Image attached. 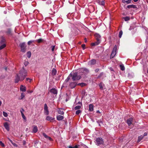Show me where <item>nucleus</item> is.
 I'll use <instances>...</instances> for the list:
<instances>
[{"label": "nucleus", "instance_id": "1", "mask_svg": "<svg viewBox=\"0 0 148 148\" xmlns=\"http://www.w3.org/2000/svg\"><path fill=\"white\" fill-rule=\"evenodd\" d=\"M88 72V70L86 69H80L77 72L72 74V79L73 81L79 80L82 77H84Z\"/></svg>", "mask_w": 148, "mask_h": 148}, {"label": "nucleus", "instance_id": "2", "mask_svg": "<svg viewBox=\"0 0 148 148\" xmlns=\"http://www.w3.org/2000/svg\"><path fill=\"white\" fill-rule=\"evenodd\" d=\"M27 75V72L23 67L20 71L18 74H17L16 77L15 82L18 83L19 81L23 80Z\"/></svg>", "mask_w": 148, "mask_h": 148}, {"label": "nucleus", "instance_id": "3", "mask_svg": "<svg viewBox=\"0 0 148 148\" xmlns=\"http://www.w3.org/2000/svg\"><path fill=\"white\" fill-rule=\"evenodd\" d=\"M95 36L97 42L92 43V46L98 45L100 42L101 41V36L98 34H95Z\"/></svg>", "mask_w": 148, "mask_h": 148}, {"label": "nucleus", "instance_id": "4", "mask_svg": "<svg viewBox=\"0 0 148 148\" xmlns=\"http://www.w3.org/2000/svg\"><path fill=\"white\" fill-rule=\"evenodd\" d=\"M96 144L97 145H103L104 142L102 138H98L96 140Z\"/></svg>", "mask_w": 148, "mask_h": 148}, {"label": "nucleus", "instance_id": "5", "mask_svg": "<svg viewBox=\"0 0 148 148\" xmlns=\"http://www.w3.org/2000/svg\"><path fill=\"white\" fill-rule=\"evenodd\" d=\"M117 49V46L115 45L113 49L112 52L111 56H110V58H113L116 53V51Z\"/></svg>", "mask_w": 148, "mask_h": 148}, {"label": "nucleus", "instance_id": "6", "mask_svg": "<svg viewBox=\"0 0 148 148\" xmlns=\"http://www.w3.org/2000/svg\"><path fill=\"white\" fill-rule=\"evenodd\" d=\"M20 46L21 48V51L23 52H25L26 50V46L25 43L23 42L21 43Z\"/></svg>", "mask_w": 148, "mask_h": 148}, {"label": "nucleus", "instance_id": "7", "mask_svg": "<svg viewBox=\"0 0 148 148\" xmlns=\"http://www.w3.org/2000/svg\"><path fill=\"white\" fill-rule=\"evenodd\" d=\"M44 113L45 114L47 115L49 114V111L48 109V107L46 104L44 105Z\"/></svg>", "mask_w": 148, "mask_h": 148}, {"label": "nucleus", "instance_id": "8", "mask_svg": "<svg viewBox=\"0 0 148 148\" xmlns=\"http://www.w3.org/2000/svg\"><path fill=\"white\" fill-rule=\"evenodd\" d=\"M46 120L51 122H53L55 121V118L49 116H47L46 117Z\"/></svg>", "mask_w": 148, "mask_h": 148}, {"label": "nucleus", "instance_id": "9", "mask_svg": "<svg viewBox=\"0 0 148 148\" xmlns=\"http://www.w3.org/2000/svg\"><path fill=\"white\" fill-rule=\"evenodd\" d=\"M50 92L52 94H53L56 95L57 94V90L55 88H52L50 90Z\"/></svg>", "mask_w": 148, "mask_h": 148}, {"label": "nucleus", "instance_id": "10", "mask_svg": "<svg viewBox=\"0 0 148 148\" xmlns=\"http://www.w3.org/2000/svg\"><path fill=\"white\" fill-rule=\"evenodd\" d=\"M132 121L133 119L132 118H130L127 120V123L129 126H130L131 124H132Z\"/></svg>", "mask_w": 148, "mask_h": 148}, {"label": "nucleus", "instance_id": "11", "mask_svg": "<svg viewBox=\"0 0 148 148\" xmlns=\"http://www.w3.org/2000/svg\"><path fill=\"white\" fill-rule=\"evenodd\" d=\"M43 136L47 139L49 140L50 141L52 140V139L50 137L47 135L45 133H42Z\"/></svg>", "mask_w": 148, "mask_h": 148}, {"label": "nucleus", "instance_id": "12", "mask_svg": "<svg viewBox=\"0 0 148 148\" xmlns=\"http://www.w3.org/2000/svg\"><path fill=\"white\" fill-rule=\"evenodd\" d=\"M38 131V129L37 127L36 126H33V129L32 130V132L33 133H36Z\"/></svg>", "mask_w": 148, "mask_h": 148}, {"label": "nucleus", "instance_id": "13", "mask_svg": "<svg viewBox=\"0 0 148 148\" xmlns=\"http://www.w3.org/2000/svg\"><path fill=\"white\" fill-rule=\"evenodd\" d=\"M4 126L5 128L8 131L9 130V126L7 122H5L4 123Z\"/></svg>", "mask_w": 148, "mask_h": 148}, {"label": "nucleus", "instance_id": "14", "mask_svg": "<svg viewBox=\"0 0 148 148\" xmlns=\"http://www.w3.org/2000/svg\"><path fill=\"white\" fill-rule=\"evenodd\" d=\"M77 84L75 82H73L71 83L70 84V86L72 88H74L76 86V85Z\"/></svg>", "mask_w": 148, "mask_h": 148}, {"label": "nucleus", "instance_id": "15", "mask_svg": "<svg viewBox=\"0 0 148 148\" xmlns=\"http://www.w3.org/2000/svg\"><path fill=\"white\" fill-rule=\"evenodd\" d=\"M63 110V109L62 108H59L57 110L58 114L61 115H63L64 114V112Z\"/></svg>", "mask_w": 148, "mask_h": 148}, {"label": "nucleus", "instance_id": "16", "mask_svg": "<svg viewBox=\"0 0 148 148\" xmlns=\"http://www.w3.org/2000/svg\"><path fill=\"white\" fill-rule=\"evenodd\" d=\"M20 90L23 92H25L26 91V88L25 86L21 85L20 87Z\"/></svg>", "mask_w": 148, "mask_h": 148}, {"label": "nucleus", "instance_id": "17", "mask_svg": "<svg viewBox=\"0 0 148 148\" xmlns=\"http://www.w3.org/2000/svg\"><path fill=\"white\" fill-rule=\"evenodd\" d=\"M64 119V117L63 116L61 115H58L57 117V119L58 121H61L62 120Z\"/></svg>", "mask_w": 148, "mask_h": 148}, {"label": "nucleus", "instance_id": "18", "mask_svg": "<svg viewBox=\"0 0 148 148\" xmlns=\"http://www.w3.org/2000/svg\"><path fill=\"white\" fill-rule=\"evenodd\" d=\"M127 8H137L136 6L135 5H128Z\"/></svg>", "mask_w": 148, "mask_h": 148}, {"label": "nucleus", "instance_id": "19", "mask_svg": "<svg viewBox=\"0 0 148 148\" xmlns=\"http://www.w3.org/2000/svg\"><path fill=\"white\" fill-rule=\"evenodd\" d=\"M96 62V61L95 59H92L89 62V63L90 64L92 65L95 64Z\"/></svg>", "mask_w": 148, "mask_h": 148}, {"label": "nucleus", "instance_id": "20", "mask_svg": "<svg viewBox=\"0 0 148 148\" xmlns=\"http://www.w3.org/2000/svg\"><path fill=\"white\" fill-rule=\"evenodd\" d=\"M93 106L92 104H90L89 106V110L90 111H92L93 110Z\"/></svg>", "mask_w": 148, "mask_h": 148}, {"label": "nucleus", "instance_id": "21", "mask_svg": "<svg viewBox=\"0 0 148 148\" xmlns=\"http://www.w3.org/2000/svg\"><path fill=\"white\" fill-rule=\"evenodd\" d=\"M144 136H143L142 135H141L140 136H139L138 138V139L137 140V142L138 143L140 141L143 139Z\"/></svg>", "mask_w": 148, "mask_h": 148}, {"label": "nucleus", "instance_id": "22", "mask_svg": "<svg viewBox=\"0 0 148 148\" xmlns=\"http://www.w3.org/2000/svg\"><path fill=\"white\" fill-rule=\"evenodd\" d=\"M72 73H71L69 75V76L67 77V78H66V79L65 80V81L66 82H67L69 81V80L70 79V77H72Z\"/></svg>", "mask_w": 148, "mask_h": 148}, {"label": "nucleus", "instance_id": "23", "mask_svg": "<svg viewBox=\"0 0 148 148\" xmlns=\"http://www.w3.org/2000/svg\"><path fill=\"white\" fill-rule=\"evenodd\" d=\"M57 73V71L55 69H53L52 71V73L53 75H55Z\"/></svg>", "mask_w": 148, "mask_h": 148}, {"label": "nucleus", "instance_id": "24", "mask_svg": "<svg viewBox=\"0 0 148 148\" xmlns=\"http://www.w3.org/2000/svg\"><path fill=\"white\" fill-rule=\"evenodd\" d=\"M132 0H128L127 1L122 0V2L123 3H126L127 4L131 3Z\"/></svg>", "mask_w": 148, "mask_h": 148}, {"label": "nucleus", "instance_id": "25", "mask_svg": "<svg viewBox=\"0 0 148 148\" xmlns=\"http://www.w3.org/2000/svg\"><path fill=\"white\" fill-rule=\"evenodd\" d=\"M120 67L122 71H124L125 69V67L123 64H121L120 65Z\"/></svg>", "mask_w": 148, "mask_h": 148}, {"label": "nucleus", "instance_id": "26", "mask_svg": "<svg viewBox=\"0 0 148 148\" xmlns=\"http://www.w3.org/2000/svg\"><path fill=\"white\" fill-rule=\"evenodd\" d=\"M77 85L80 86H81L83 87L85 86L86 85V84L85 83H82L78 84Z\"/></svg>", "mask_w": 148, "mask_h": 148}, {"label": "nucleus", "instance_id": "27", "mask_svg": "<svg viewBox=\"0 0 148 148\" xmlns=\"http://www.w3.org/2000/svg\"><path fill=\"white\" fill-rule=\"evenodd\" d=\"M8 139L9 140L10 142L15 147H17L18 145L17 144H16V143H13L12 141L9 138H8Z\"/></svg>", "mask_w": 148, "mask_h": 148}, {"label": "nucleus", "instance_id": "28", "mask_svg": "<svg viewBox=\"0 0 148 148\" xmlns=\"http://www.w3.org/2000/svg\"><path fill=\"white\" fill-rule=\"evenodd\" d=\"M27 57L28 58H30L31 56V53L30 51H28L27 53Z\"/></svg>", "mask_w": 148, "mask_h": 148}, {"label": "nucleus", "instance_id": "29", "mask_svg": "<svg viewBox=\"0 0 148 148\" xmlns=\"http://www.w3.org/2000/svg\"><path fill=\"white\" fill-rule=\"evenodd\" d=\"M103 84L102 83H100L99 84V86L100 87V88L101 90L103 89Z\"/></svg>", "mask_w": 148, "mask_h": 148}, {"label": "nucleus", "instance_id": "30", "mask_svg": "<svg viewBox=\"0 0 148 148\" xmlns=\"http://www.w3.org/2000/svg\"><path fill=\"white\" fill-rule=\"evenodd\" d=\"M6 46L5 44H3L0 47V50L4 48Z\"/></svg>", "mask_w": 148, "mask_h": 148}, {"label": "nucleus", "instance_id": "31", "mask_svg": "<svg viewBox=\"0 0 148 148\" xmlns=\"http://www.w3.org/2000/svg\"><path fill=\"white\" fill-rule=\"evenodd\" d=\"M99 4L101 5H105V2L104 1H101L99 2Z\"/></svg>", "mask_w": 148, "mask_h": 148}, {"label": "nucleus", "instance_id": "32", "mask_svg": "<svg viewBox=\"0 0 148 148\" xmlns=\"http://www.w3.org/2000/svg\"><path fill=\"white\" fill-rule=\"evenodd\" d=\"M21 115H22V117L23 118V119L25 120V121H26V117L25 116V115H24V114H23V112H21Z\"/></svg>", "mask_w": 148, "mask_h": 148}, {"label": "nucleus", "instance_id": "33", "mask_svg": "<svg viewBox=\"0 0 148 148\" xmlns=\"http://www.w3.org/2000/svg\"><path fill=\"white\" fill-rule=\"evenodd\" d=\"M123 34V32L122 31H120L119 34V38H121V37L122 35Z\"/></svg>", "mask_w": 148, "mask_h": 148}, {"label": "nucleus", "instance_id": "34", "mask_svg": "<svg viewBox=\"0 0 148 148\" xmlns=\"http://www.w3.org/2000/svg\"><path fill=\"white\" fill-rule=\"evenodd\" d=\"M125 21H129L130 19V18L128 16H126L124 18Z\"/></svg>", "mask_w": 148, "mask_h": 148}, {"label": "nucleus", "instance_id": "35", "mask_svg": "<svg viewBox=\"0 0 148 148\" xmlns=\"http://www.w3.org/2000/svg\"><path fill=\"white\" fill-rule=\"evenodd\" d=\"M81 108V106H75V110H79Z\"/></svg>", "mask_w": 148, "mask_h": 148}, {"label": "nucleus", "instance_id": "36", "mask_svg": "<svg viewBox=\"0 0 148 148\" xmlns=\"http://www.w3.org/2000/svg\"><path fill=\"white\" fill-rule=\"evenodd\" d=\"M43 40V39H42L40 38V39H39L38 40H36V41L38 43H40V42H42Z\"/></svg>", "mask_w": 148, "mask_h": 148}, {"label": "nucleus", "instance_id": "37", "mask_svg": "<svg viewBox=\"0 0 148 148\" xmlns=\"http://www.w3.org/2000/svg\"><path fill=\"white\" fill-rule=\"evenodd\" d=\"M25 96L24 93H22L21 96V99H22Z\"/></svg>", "mask_w": 148, "mask_h": 148}, {"label": "nucleus", "instance_id": "38", "mask_svg": "<svg viewBox=\"0 0 148 148\" xmlns=\"http://www.w3.org/2000/svg\"><path fill=\"white\" fill-rule=\"evenodd\" d=\"M3 114L5 117H7L8 116L7 113L4 111L3 112Z\"/></svg>", "mask_w": 148, "mask_h": 148}, {"label": "nucleus", "instance_id": "39", "mask_svg": "<svg viewBox=\"0 0 148 148\" xmlns=\"http://www.w3.org/2000/svg\"><path fill=\"white\" fill-rule=\"evenodd\" d=\"M81 112V111L80 110H78L75 113L77 115L79 114Z\"/></svg>", "mask_w": 148, "mask_h": 148}, {"label": "nucleus", "instance_id": "40", "mask_svg": "<svg viewBox=\"0 0 148 148\" xmlns=\"http://www.w3.org/2000/svg\"><path fill=\"white\" fill-rule=\"evenodd\" d=\"M11 30L10 29H8L7 31V33L8 34H11Z\"/></svg>", "mask_w": 148, "mask_h": 148}, {"label": "nucleus", "instance_id": "41", "mask_svg": "<svg viewBox=\"0 0 148 148\" xmlns=\"http://www.w3.org/2000/svg\"><path fill=\"white\" fill-rule=\"evenodd\" d=\"M0 145L3 147L5 146V145L1 141H0Z\"/></svg>", "mask_w": 148, "mask_h": 148}, {"label": "nucleus", "instance_id": "42", "mask_svg": "<svg viewBox=\"0 0 148 148\" xmlns=\"http://www.w3.org/2000/svg\"><path fill=\"white\" fill-rule=\"evenodd\" d=\"M29 64V62L27 61H25L24 62V64L25 66H27Z\"/></svg>", "mask_w": 148, "mask_h": 148}, {"label": "nucleus", "instance_id": "43", "mask_svg": "<svg viewBox=\"0 0 148 148\" xmlns=\"http://www.w3.org/2000/svg\"><path fill=\"white\" fill-rule=\"evenodd\" d=\"M34 41L33 40H30L28 42L27 44L28 45H30L31 43L33 42Z\"/></svg>", "mask_w": 148, "mask_h": 148}, {"label": "nucleus", "instance_id": "44", "mask_svg": "<svg viewBox=\"0 0 148 148\" xmlns=\"http://www.w3.org/2000/svg\"><path fill=\"white\" fill-rule=\"evenodd\" d=\"M134 28V27H132V26H131L130 28H129V30H131L132 29H133Z\"/></svg>", "mask_w": 148, "mask_h": 148}, {"label": "nucleus", "instance_id": "45", "mask_svg": "<svg viewBox=\"0 0 148 148\" xmlns=\"http://www.w3.org/2000/svg\"><path fill=\"white\" fill-rule=\"evenodd\" d=\"M55 46H52L51 48V50L52 51H54L55 49Z\"/></svg>", "mask_w": 148, "mask_h": 148}, {"label": "nucleus", "instance_id": "46", "mask_svg": "<svg viewBox=\"0 0 148 148\" xmlns=\"http://www.w3.org/2000/svg\"><path fill=\"white\" fill-rule=\"evenodd\" d=\"M26 80L27 81H29V82H30L31 81V79L29 78H26Z\"/></svg>", "mask_w": 148, "mask_h": 148}, {"label": "nucleus", "instance_id": "47", "mask_svg": "<svg viewBox=\"0 0 148 148\" xmlns=\"http://www.w3.org/2000/svg\"><path fill=\"white\" fill-rule=\"evenodd\" d=\"M82 47L83 49H85V45L83 44V45H82Z\"/></svg>", "mask_w": 148, "mask_h": 148}, {"label": "nucleus", "instance_id": "48", "mask_svg": "<svg viewBox=\"0 0 148 148\" xmlns=\"http://www.w3.org/2000/svg\"><path fill=\"white\" fill-rule=\"evenodd\" d=\"M79 147V145H76L74 147H73V148H78Z\"/></svg>", "mask_w": 148, "mask_h": 148}, {"label": "nucleus", "instance_id": "49", "mask_svg": "<svg viewBox=\"0 0 148 148\" xmlns=\"http://www.w3.org/2000/svg\"><path fill=\"white\" fill-rule=\"evenodd\" d=\"M147 133H146V132H145L144 133V135L143 136H147Z\"/></svg>", "mask_w": 148, "mask_h": 148}, {"label": "nucleus", "instance_id": "50", "mask_svg": "<svg viewBox=\"0 0 148 148\" xmlns=\"http://www.w3.org/2000/svg\"><path fill=\"white\" fill-rule=\"evenodd\" d=\"M5 39H4V38H3L1 40V42H5Z\"/></svg>", "mask_w": 148, "mask_h": 148}, {"label": "nucleus", "instance_id": "51", "mask_svg": "<svg viewBox=\"0 0 148 148\" xmlns=\"http://www.w3.org/2000/svg\"><path fill=\"white\" fill-rule=\"evenodd\" d=\"M84 40H85V42H87V40L86 38H84Z\"/></svg>", "mask_w": 148, "mask_h": 148}, {"label": "nucleus", "instance_id": "52", "mask_svg": "<svg viewBox=\"0 0 148 148\" xmlns=\"http://www.w3.org/2000/svg\"><path fill=\"white\" fill-rule=\"evenodd\" d=\"M96 112L97 113H100V112L99 111V110H97Z\"/></svg>", "mask_w": 148, "mask_h": 148}, {"label": "nucleus", "instance_id": "53", "mask_svg": "<svg viewBox=\"0 0 148 148\" xmlns=\"http://www.w3.org/2000/svg\"><path fill=\"white\" fill-rule=\"evenodd\" d=\"M133 1L134 2H136L138 1V0H133Z\"/></svg>", "mask_w": 148, "mask_h": 148}, {"label": "nucleus", "instance_id": "54", "mask_svg": "<svg viewBox=\"0 0 148 148\" xmlns=\"http://www.w3.org/2000/svg\"><path fill=\"white\" fill-rule=\"evenodd\" d=\"M69 148H73V147H72L71 146H69Z\"/></svg>", "mask_w": 148, "mask_h": 148}, {"label": "nucleus", "instance_id": "55", "mask_svg": "<svg viewBox=\"0 0 148 148\" xmlns=\"http://www.w3.org/2000/svg\"><path fill=\"white\" fill-rule=\"evenodd\" d=\"M32 92H33L32 91H30V92H28L31 93Z\"/></svg>", "mask_w": 148, "mask_h": 148}, {"label": "nucleus", "instance_id": "56", "mask_svg": "<svg viewBox=\"0 0 148 148\" xmlns=\"http://www.w3.org/2000/svg\"><path fill=\"white\" fill-rule=\"evenodd\" d=\"M25 142L24 141L23 143V145H25Z\"/></svg>", "mask_w": 148, "mask_h": 148}, {"label": "nucleus", "instance_id": "57", "mask_svg": "<svg viewBox=\"0 0 148 148\" xmlns=\"http://www.w3.org/2000/svg\"><path fill=\"white\" fill-rule=\"evenodd\" d=\"M1 103H2L1 102V101H0V106L1 105Z\"/></svg>", "mask_w": 148, "mask_h": 148}, {"label": "nucleus", "instance_id": "58", "mask_svg": "<svg viewBox=\"0 0 148 148\" xmlns=\"http://www.w3.org/2000/svg\"><path fill=\"white\" fill-rule=\"evenodd\" d=\"M96 71H99V69H97Z\"/></svg>", "mask_w": 148, "mask_h": 148}, {"label": "nucleus", "instance_id": "59", "mask_svg": "<svg viewBox=\"0 0 148 148\" xmlns=\"http://www.w3.org/2000/svg\"><path fill=\"white\" fill-rule=\"evenodd\" d=\"M4 13L5 14H6V11H4Z\"/></svg>", "mask_w": 148, "mask_h": 148}, {"label": "nucleus", "instance_id": "60", "mask_svg": "<svg viewBox=\"0 0 148 148\" xmlns=\"http://www.w3.org/2000/svg\"><path fill=\"white\" fill-rule=\"evenodd\" d=\"M66 101H68V100L67 99H66Z\"/></svg>", "mask_w": 148, "mask_h": 148}, {"label": "nucleus", "instance_id": "61", "mask_svg": "<svg viewBox=\"0 0 148 148\" xmlns=\"http://www.w3.org/2000/svg\"><path fill=\"white\" fill-rule=\"evenodd\" d=\"M49 3H51V1H49Z\"/></svg>", "mask_w": 148, "mask_h": 148}, {"label": "nucleus", "instance_id": "62", "mask_svg": "<svg viewBox=\"0 0 148 148\" xmlns=\"http://www.w3.org/2000/svg\"><path fill=\"white\" fill-rule=\"evenodd\" d=\"M147 73H148V69L147 71Z\"/></svg>", "mask_w": 148, "mask_h": 148}, {"label": "nucleus", "instance_id": "63", "mask_svg": "<svg viewBox=\"0 0 148 148\" xmlns=\"http://www.w3.org/2000/svg\"><path fill=\"white\" fill-rule=\"evenodd\" d=\"M22 110H23V111H24V110H23V109H22Z\"/></svg>", "mask_w": 148, "mask_h": 148}, {"label": "nucleus", "instance_id": "64", "mask_svg": "<svg viewBox=\"0 0 148 148\" xmlns=\"http://www.w3.org/2000/svg\"><path fill=\"white\" fill-rule=\"evenodd\" d=\"M5 70H7V68H5Z\"/></svg>", "mask_w": 148, "mask_h": 148}]
</instances>
